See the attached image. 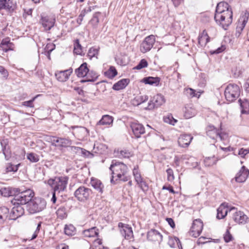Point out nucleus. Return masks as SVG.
<instances>
[{
	"instance_id": "obj_1",
	"label": "nucleus",
	"mask_w": 249,
	"mask_h": 249,
	"mask_svg": "<svg viewBox=\"0 0 249 249\" xmlns=\"http://www.w3.org/2000/svg\"><path fill=\"white\" fill-rule=\"evenodd\" d=\"M109 170L111 172L110 182L112 184H116L118 180L126 182L131 179L130 176L127 175L128 170L127 166L122 162L112 160Z\"/></svg>"
},
{
	"instance_id": "obj_2",
	"label": "nucleus",
	"mask_w": 249,
	"mask_h": 249,
	"mask_svg": "<svg viewBox=\"0 0 249 249\" xmlns=\"http://www.w3.org/2000/svg\"><path fill=\"white\" fill-rule=\"evenodd\" d=\"M232 18L233 13L231 10L215 14L214 19L218 24L221 26L224 30H227L232 22Z\"/></svg>"
},
{
	"instance_id": "obj_3",
	"label": "nucleus",
	"mask_w": 249,
	"mask_h": 249,
	"mask_svg": "<svg viewBox=\"0 0 249 249\" xmlns=\"http://www.w3.org/2000/svg\"><path fill=\"white\" fill-rule=\"evenodd\" d=\"M69 178L67 176L55 177L48 180V184L51 186L53 191L57 192V196L66 189Z\"/></svg>"
},
{
	"instance_id": "obj_4",
	"label": "nucleus",
	"mask_w": 249,
	"mask_h": 249,
	"mask_svg": "<svg viewBox=\"0 0 249 249\" xmlns=\"http://www.w3.org/2000/svg\"><path fill=\"white\" fill-rule=\"evenodd\" d=\"M46 200L44 198L40 197L33 198L26 205L27 211L31 214L41 212L46 208Z\"/></svg>"
},
{
	"instance_id": "obj_5",
	"label": "nucleus",
	"mask_w": 249,
	"mask_h": 249,
	"mask_svg": "<svg viewBox=\"0 0 249 249\" xmlns=\"http://www.w3.org/2000/svg\"><path fill=\"white\" fill-rule=\"evenodd\" d=\"M239 87L235 84H229L226 88L224 94L226 100L230 102L234 101L240 95Z\"/></svg>"
},
{
	"instance_id": "obj_6",
	"label": "nucleus",
	"mask_w": 249,
	"mask_h": 249,
	"mask_svg": "<svg viewBox=\"0 0 249 249\" xmlns=\"http://www.w3.org/2000/svg\"><path fill=\"white\" fill-rule=\"evenodd\" d=\"M92 193L90 189L81 185L76 189L74 193V196L79 202H85L89 199Z\"/></svg>"
},
{
	"instance_id": "obj_7",
	"label": "nucleus",
	"mask_w": 249,
	"mask_h": 249,
	"mask_svg": "<svg viewBox=\"0 0 249 249\" xmlns=\"http://www.w3.org/2000/svg\"><path fill=\"white\" fill-rule=\"evenodd\" d=\"M14 207L10 213L9 220H15L24 213V209L23 207L25 204L19 203V201H12Z\"/></svg>"
},
{
	"instance_id": "obj_8",
	"label": "nucleus",
	"mask_w": 249,
	"mask_h": 249,
	"mask_svg": "<svg viewBox=\"0 0 249 249\" xmlns=\"http://www.w3.org/2000/svg\"><path fill=\"white\" fill-rule=\"evenodd\" d=\"M35 196L34 192L30 189L26 190L21 189L18 196H17V200L19 201V203L21 204H27Z\"/></svg>"
},
{
	"instance_id": "obj_9",
	"label": "nucleus",
	"mask_w": 249,
	"mask_h": 249,
	"mask_svg": "<svg viewBox=\"0 0 249 249\" xmlns=\"http://www.w3.org/2000/svg\"><path fill=\"white\" fill-rule=\"evenodd\" d=\"M155 42V37L153 35L146 36L140 47V50L142 53H145L149 51L153 47Z\"/></svg>"
},
{
	"instance_id": "obj_10",
	"label": "nucleus",
	"mask_w": 249,
	"mask_h": 249,
	"mask_svg": "<svg viewBox=\"0 0 249 249\" xmlns=\"http://www.w3.org/2000/svg\"><path fill=\"white\" fill-rule=\"evenodd\" d=\"M165 102V100L164 96L160 94H158L153 97L152 100L149 101L148 106L145 109L151 110L154 108H157L163 104Z\"/></svg>"
},
{
	"instance_id": "obj_11",
	"label": "nucleus",
	"mask_w": 249,
	"mask_h": 249,
	"mask_svg": "<svg viewBox=\"0 0 249 249\" xmlns=\"http://www.w3.org/2000/svg\"><path fill=\"white\" fill-rule=\"evenodd\" d=\"M203 224L200 219H195L191 227L190 234L194 237H197L202 232Z\"/></svg>"
},
{
	"instance_id": "obj_12",
	"label": "nucleus",
	"mask_w": 249,
	"mask_h": 249,
	"mask_svg": "<svg viewBox=\"0 0 249 249\" xmlns=\"http://www.w3.org/2000/svg\"><path fill=\"white\" fill-rule=\"evenodd\" d=\"M249 175V169L245 166H242L236 174L235 177L231 180V182L235 180L236 182L243 183L246 181Z\"/></svg>"
},
{
	"instance_id": "obj_13",
	"label": "nucleus",
	"mask_w": 249,
	"mask_h": 249,
	"mask_svg": "<svg viewBox=\"0 0 249 249\" xmlns=\"http://www.w3.org/2000/svg\"><path fill=\"white\" fill-rule=\"evenodd\" d=\"M118 226L120 228L121 234L124 236L125 239L130 240L133 238L134 235L132 229L128 224L119 222Z\"/></svg>"
},
{
	"instance_id": "obj_14",
	"label": "nucleus",
	"mask_w": 249,
	"mask_h": 249,
	"mask_svg": "<svg viewBox=\"0 0 249 249\" xmlns=\"http://www.w3.org/2000/svg\"><path fill=\"white\" fill-rule=\"evenodd\" d=\"M249 13L247 10L241 15L239 19V24L237 25L236 29L235 35L239 36L241 32L245 28L249 19Z\"/></svg>"
},
{
	"instance_id": "obj_15",
	"label": "nucleus",
	"mask_w": 249,
	"mask_h": 249,
	"mask_svg": "<svg viewBox=\"0 0 249 249\" xmlns=\"http://www.w3.org/2000/svg\"><path fill=\"white\" fill-rule=\"evenodd\" d=\"M17 8V4L13 0H0V11L5 10L9 13H13Z\"/></svg>"
},
{
	"instance_id": "obj_16",
	"label": "nucleus",
	"mask_w": 249,
	"mask_h": 249,
	"mask_svg": "<svg viewBox=\"0 0 249 249\" xmlns=\"http://www.w3.org/2000/svg\"><path fill=\"white\" fill-rule=\"evenodd\" d=\"M232 219L236 223L245 224L248 222L249 217L244 212L240 211H236L232 214Z\"/></svg>"
},
{
	"instance_id": "obj_17",
	"label": "nucleus",
	"mask_w": 249,
	"mask_h": 249,
	"mask_svg": "<svg viewBox=\"0 0 249 249\" xmlns=\"http://www.w3.org/2000/svg\"><path fill=\"white\" fill-rule=\"evenodd\" d=\"M130 127L136 138L141 137V135L145 133V128L143 125L138 123H131Z\"/></svg>"
},
{
	"instance_id": "obj_18",
	"label": "nucleus",
	"mask_w": 249,
	"mask_h": 249,
	"mask_svg": "<svg viewBox=\"0 0 249 249\" xmlns=\"http://www.w3.org/2000/svg\"><path fill=\"white\" fill-rule=\"evenodd\" d=\"M162 235L157 230L151 229L147 232V239L151 241H161L162 240Z\"/></svg>"
},
{
	"instance_id": "obj_19",
	"label": "nucleus",
	"mask_w": 249,
	"mask_h": 249,
	"mask_svg": "<svg viewBox=\"0 0 249 249\" xmlns=\"http://www.w3.org/2000/svg\"><path fill=\"white\" fill-rule=\"evenodd\" d=\"M193 138L190 134L181 135L178 139V144L181 147H187L190 144Z\"/></svg>"
},
{
	"instance_id": "obj_20",
	"label": "nucleus",
	"mask_w": 249,
	"mask_h": 249,
	"mask_svg": "<svg viewBox=\"0 0 249 249\" xmlns=\"http://www.w3.org/2000/svg\"><path fill=\"white\" fill-rule=\"evenodd\" d=\"M0 48L5 52L13 51L15 48L14 44L10 41L9 37H6L2 40L0 43Z\"/></svg>"
},
{
	"instance_id": "obj_21",
	"label": "nucleus",
	"mask_w": 249,
	"mask_h": 249,
	"mask_svg": "<svg viewBox=\"0 0 249 249\" xmlns=\"http://www.w3.org/2000/svg\"><path fill=\"white\" fill-rule=\"evenodd\" d=\"M73 70L71 68L68 70L60 71L57 73H55V76L56 79L60 82H65L69 78L70 75L72 72Z\"/></svg>"
},
{
	"instance_id": "obj_22",
	"label": "nucleus",
	"mask_w": 249,
	"mask_h": 249,
	"mask_svg": "<svg viewBox=\"0 0 249 249\" xmlns=\"http://www.w3.org/2000/svg\"><path fill=\"white\" fill-rule=\"evenodd\" d=\"M229 208L227 204L225 203H222L217 209L216 218L218 219L224 218L227 215Z\"/></svg>"
},
{
	"instance_id": "obj_23",
	"label": "nucleus",
	"mask_w": 249,
	"mask_h": 249,
	"mask_svg": "<svg viewBox=\"0 0 249 249\" xmlns=\"http://www.w3.org/2000/svg\"><path fill=\"white\" fill-rule=\"evenodd\" d=\"M99 76V75L95 71L89 69V71L87 72L85 78L81 80L80 82L82 83L89 82H94L98 79Z\"/></svg>"
},
{
	"instance_id": "obj_24",
	"label": "nucleus",
	"mask_w": 249,
	"mask_h": 249,
	"mask_svg": "<svg viewBox=\"0 0 249 249\" xmlns=\"http://www.w3.org/2000/svg\"><path fill=\"white\" fill-rule=\"evenodd\" d=\"M88 71L89 68L86 62L83 63L79 67L75 70V73L78 77H85Z\"/></svg>"
},
{
	"instance_id": "obj_25",
	"label": "nucleus",
	"mask_w": 249,
	"mask_h": 249,
	"mask_svg": "<svg viewBox=\"0 0 249 249\" xmlns=\"http://www.w3.org/2000/svg\"><path fill=\"white\" fill-rule=\"evenodd\" d=\"M41 22L42 26L46 30H50L53 27L55 19L54 18H50L48 17H42Z\"/></svg>"
},
{
	"instance_id": "obj_26",
	"label": "nucleus",
	"mask_w": 249,
	"mask_h": 249,
	"mask_svg": "<svg viewBox=\"0 0 249 249\" xmlns=\"http://www.w3.org/2000/svg\"><path fill=\"white\" fill-rule=\"evenodd\" d=\"M129 78H124L115 83L112 87V89L115 90H120L125 89L130 83Z\"/></svg>"
},
{
	"instance_id": "obj_27",
	"label": "nucleus",
	"mask_w": 249,
	"mask_h": 249,
	"mask_svg": "<svg viewBox=\"0 0 249 249\" xmlns=\"http://www.w3.org/2000/svg\"><path fill=\"white\" fill-rule=\"evenodd\" d=\"M1 146L2 147V153L5 156V158L10 156L11 150L9 145V141L7 139H3L0 141Z\"/></svg>"
},
{
	"instance_id": "obj_28",
	"label": "nucleus",
	"mask_w": 249,
	"mask_h": 249,
	"mask_svg": "<svg viewBox=\"0 0 249 249\" xmlns=\"http://www.w3.org/2000/svg\"><path fill=\"white\" fill-rule=\"evenodd\" d=\"M210 37L207 31L204 30L201 33L198 37V43L201 47H205L207 43L210 41Z\"/></svg>"
},
{
	"instance_id": "obj_29",
	"label": "nucleus",
	"mask_w": 249,
	"mask_h": 249,
	"mask_svg": "<svg viewBox=\"0 0 249 249\" xmlns=\"http://www.w3.org/2000/svg\"><path fill=\"white\" fill-rule=\"evenodd\" d=\"M160 81V78L159 77L148 76L144 77L142 82L145 84L154 86H158Z\"/></svg>"
},
{
	"instance_id": "obj_30",
	"label": "nucleus",
	"mask_w": 249,
	"mask_h": 249,
	"mask_svg": "<svg viewBox=\"0 0 249 249\" xmlns=\"http://www.w3.org/2000/svg\"><path fill=\"white\" fill-rule=\"evenodd\" d=\"M219 129L213 125H209L206 128V133L210 138L215 140L217 138Z\"/></svg>"
},
{
	"instance_id": "obj_31",
	"label": "nucleus",
	"mask_w": 249,
	"mask_h": 249,
	"mask_svg": "<svg viewBox=\"0 0 249 249\" xmlns=\"http://www.w3.org/2000/svg\"><path fill=\"white\" fill-rule=\"evenodd\" d=\"M231 10H232V8L228 2L224 1H221L218 3L216 5L215 14Z\"/></svg>"
},
{
	"instance_id": "obj_32",
	"label": "nucleus",
	"mask_w": 249,
	"mask_h": 249,
	"mask_svg": "<svg viewBox=\"0 0 249 249\" xmlns=\"http://www.w3.org/2000/svg\"><path fill=\"white\" fill-rule=\"evenodd\" d=\"M115 152L119 158H129L133 156V152L126 148L115 150Z\"/></svg>"
},
{
	"instance_id": "obj_33",
	"label": "nucleus",
	"mask_w": 249,
	"mask_h": 249,
	"mask_svg": "<svg viewBox=\"0 0 249 249\" xmlns=\"http://www.w3.org/2000/svg\"><path fill=\"white\" fill-rule=\"evenodd\" d=\"M83 234L85 237H93L99 236V230L96 227H93L83 231Z\"/></svg>"
},
{
	"instance_id": "obj_34",
	"label": "nucleus",
	"mask_w": 249,
	"mask_h": 249,
	"mask_svg": "<svg viewBox=\"0 0 249 249\" xmlns=\"http://www.w3.org/2000/svg\"><path fill=\"white\" fill-rule=\"evenodd\" d=\"M9 210L6 207H0V223L3 224L6 220L9 219Z\"/></svg>"
},
{
	"instance_id": "obj_35",
	"label": "nucleus",
	"mask_w": 249,
	"mask_h": 249,
	"mask_svg": "<svg viewBox=\"0 0 249 249\" xmlns=\"http://www.w3.org/2000/svg\"><path fill=\"white\" fill-rule=\"evenodd\" d=\"M238 103L240 105L241 108V112L242 114H249V102L246 99H244V100L239 99Z\"/></svg>"
},
{
	"instance_id": "obj_36",
	"label": "nucleus",
	"mask_w": 249,
	"mask_h": 249,
	"mask_svg": "<svg viewBox=\"0 0 249 249\" xmlns=\"http://www.w3.org/2000/svg\"><path fill=\"white\" fill-rule=\"evenodd\" d=\"M90 184L91 186L100 193H102L103 192L104 185L101 181L96 178H91Z\"/></svg>"
},
{
	"instance_id": "obj_37",
	"label": "nucleus",
	"mask_w": 249,
	"mask_h": 249,
	"mask_svg": "<svg viewBox=\"0 0 249 249\" xmlns=\"http://www.w3.org/2000/svg\"><path fill=\"white\" fill-rule=\"evenodd\" d=\"M168 244L171 248H175L176 244L179 249H182L181 242L177 237L169 236Z\"/></svg>"
},
{
	"instance_id": "obj_38",
	"label": "nucleus",
	"mask_w": 249,
	"mask_h": 249,
	"mask_svg": "<svg viewBox=\"0 0 249 249\" xmlns=\"http://www.w3.org/2000/svg\"><path fill=\"white\" fill-rule=\"evenodd\" d=\"M118 74L117 71L114 66H111L108 70L104 72L105 76L109 79H112Z\"/></svg>"
},
{
	"instance_id": "obj_39",
	"label": "nucleus",
	"mask_w": 249,
	"mask_h": 249,
	"mask_svg": "<svg viewBox=\"0 0 249 249\" xmlns=\"http://www.w3.org/2000/svg\"><path fill=\"white\" fill-rule=\"evenodd\" d=\"M75 227L72 224L66 225L64 228V233L68 236H73L76 234Z\"/></svg>"
},
{
	"instance_id": "obj_40",
	"label": "nucleus",
	"mask_w": 249,
	"mask_h": 249,
	"mask_svg": "<svg viewBox=\"0 0 249 249\" xmlns=\"http://www.w3.org/2000/svg\"><path fill=\"white\" fill-rule=\"evenodd\" d=\"M113 117L108 115H105L103 116L102 119L98 122L97 124L108 125L113 122Z\"/></svg>"
},
{
	"instance_id": "obj_41",
	"label": "nucleus",
	"mask_w": 249,
	"mask_h": 249,
	"mask_svg": "<svg viewBox=\"0 0 249 249\" xmlns=\"http://www.w3.org/2000/svg\"><path fill=\"white\" fill-rule=\"evenodd\" d=\"M73 52L77 54L82 56L85 54L84 53H82V46L80 44L78 39H76L74 41Z\"/></svg>"
},
{
	"instance_id": "obj_42",
	"label": "nucleus",
	"mask_w": 249,
	"mask_h": 249,
	"mask_svg": "<svg viewBox=\"0 0 249 249\" xmlns=\"http://www.w3.org/2000/svg\"><path fill=\"white\" fill-rule=\"evenodd\" d=\"M101 15V13L100 12H95L90 20L89 21V23L91 24L93 28H96L97 27V25L99 22V16Z\"/></svg>"
},
{
	"instance_id": "obj_43",
	"label": "nucleus",
	"mask_w": 249,
	"mask_h": 249,
	"mask_svg": "<svg viewBox=\"0 0 249 249\" xmlns=\"http://www.w3.org/2000/svg\"><path fill=\"white\" fill-rule=\"evenodd\" d=\"M71 150L76 151L77 152L81 153V154L85 157H89V156H91V157L93 156V154H91L90 152L82 148L76 146H71Z\"/></svg>"
},
{
	"instance_id": "obj_44",
	"label": "nucleus",
	"mask_w": 249,
	"mask_h": 249,
	"mask_svg": "<svg viewBox=\"0 0 249 249\" xmlns=\"http://www.w3.org/2000/svg\"><path fill=\"white\" fill-rule=\"evenodd\" d=\"M20 166V163L17 165H14L12 163H8L6 165L5 171L6 173L8 172H17L18 169L19 167Z\"/></svg>"
},
{
	"instance_id": "obj_45",
	"label": "nucleus",
	"mask_w": 249,
	"mask_h": 249,
	"mask_svg": "<svg viewBox=\"0 0 249 249\" xmlns=\"http://www.w3.org/2000/svg\"><path fill=\"white\" fill-rule=\"evenodd\" d=\"M21 190V189L18 188L9 187V191H10V196H14L13 199L11 200V202L12 201H18L16 196L19 195Z\"/></svg>"
},
{
	"instance_id": "obj_46",
	"label": "nucleus",
	"mask_w": 249,
	"mask_h": 249,
	"mask_svg": "<svg viewBox=\"0 0 249 249\" xmlns=\"http://www.w3.org/2000/svg\"><path fill=\"white\" fill-rule=\"evenodd\" d=\"M57 216L61 219H64L67 216L66 209L64 206H61L56 212Z\"/></svg>"
},
{
	"instance_id": "obj_47",
	"label": "nucleus",
	"mask_w": 249,
	"mask_h": 249,
	"mask_svg": "<svg viewBox=\"0 0 249 249\" xmlns=\"http://www.w3.org/2000/svg\"><path fill=\"white\" fill-rule=\"evenodd\" d=\"M217 160L214 156L212 157H206L204 160V163L206 166H211L216 163Z\"/></svg>"
},
{
	"instance_id": "obj_48",
	"label": "nucleus",
	"mask_w": 249,
	"mask_h": 249,
	"mask_svg": "<svg viewBox=\"0 0 249 249\" xmlns=\"http://www.w3.org/2000/svg\"><path fill=\"white\" fill-rule=\"evenodd\" d=\"M133 174L135 180L137 183L143 179L140 172L138 171V165L134 167L133 170Z\"/></svg>"
},
{
	"instance_id": "obj_49",
	"label": "nucleus",
	"mask_w": 249,
	"mask_h": 249,
	"mask_svg": "<svg viewBox=\"0 0 249 249\" xmlns=\"http://www.w3.org/2000/svg\"><path fill=\"white\" fill-rule=\"evenodd\" d=\"M230 229L231 227H228L225 233L223 235V239L226 243H229L234 239L230 231Z\"/></svg>"
},
{
	"instance_id": "obj_50",
	"label": "nucleus",
	"mask_w": 249,
	"mask_h": 249,
	"mask_svg": "<svg viewBox=\"0 0 249 249\" xmlns=\"http://www.w3.org/2000/svg\"><path fill=\"white\" fill-rule=\"evenodd\" d=\"M27 159L32 162H37L39 160V157L36 153L31 152L27 154Z\"/></svg>"
},
{
	"instance_id": "obj_51",
	"label": "nucleus",
	"mask_w": 249,
	"mask_h": 249,
	"mask_svg": "<svg viewBox=\"0 0 249 249\" xmlns=\"http://www.w3.org/2000/svg\"><path fill=\"white\" fill-rule=\"evenodd\" d=\"M99 48H95L93 47H91L88 53L87 56L90 59H91L92 58L95 57L99 53Z\"/></svg>"
},
{
	"instance_id": "obj_52",
	"label": "nucleus",
	"mask_w": 249,
	"mask_h": 249,
	"mask_svg": "<svg viewBox=\"0 0 249 249\" xmlns=\"http://www.w3.org/2000/svg\"><path fill=\"white\" fill-rule=\"evenodd\" d=\"M137 184L144 193H146L149 190V185L143 179Z\"/></svg>"
},
{
	"instance_id": "obj_53",
	"label": "nucleus",
	"mask_w": 249,
	"mask_h": 249,
	"mask_svg": "<svg viewBox=\"0 0 249 249\" xmlns=\"http://www.w3.org/2000/svg\"><path fill=\"white\" fill-rule=\"evenodd\" d=\"M195 110L192 108L185 107L184 116L186 119H190L195 115Z\"/></svg>"
},
{
	"instance_id": "obj_54",
	"label": "nucleus",
	"mask_w": 249,
	"mask_h": 249,
	"mask_svg": "<svg viewBox=\"0 0 249 249\" xmlns=\"http://www.w3.org/2000/svg\"><path fill=\"white\" fill-rule=\"evenodd\" d=\"M107 149V147L105 144H100L97 145L96 147L94 145L93 147V150H94V152L96 153H98L100 154H103V152L105 151Z\"/></svg>"
},
{
	"instance_id": "obj_55",
	"label": "nucleus",
	"mask_w": 249,
	"mask_h": 249,
	"mask_svg": "<svg viewBox=\"0 0 249 249\" xmlns=\"http://www.w3.org/2000/svg\"><path fill=\"white\" fill-rule=\"evenodd\" d=\"M72 142L69 138H61V141L59 145L60 147H67L71 144Z\"/></svg>"
},
{
	"instance_id": "obj_56",
	"label": "nucleus",
	"mask_w": 249,
	"mask_h": 249,
	"mask_svg": "<svg viewBox=\"0 0 249 249\" xmlns=\"http://www.w3.org/2000/svg\"><path fill=\"white\" fill-rule=\"evenodd\" d=\"M148 66V63L145 59H142L138 65L134 67V69L141 70L142 68H146Z\"/></svg>"
},
{
	"instance_id": "obj_57",
	"label": "nucleus",
	"mask_w": 249,
	"mask_h": 249,
	"mask_svg": "<svg viewBox=\"0 0 249 249\" xmlns=\"http://www.w3.org/2000/svg\"><path fill=\"white\" fill-rule=\"evenodd\" d=\"M164 122L169 124L174 125L177 122V120L173 118L172 115H167L163 118Z\"/></svg>"
},
{
	"instance_id": "obj_58",
	"label": "nucleus",
	"mask_w": 249,
	"mask_h": 249,
	"mask_svg": "<svg viewBox=\"0 0 249 249\" xmlns=\"http://www.w3.org/2000/svg\"><path fill=\"white\" fill-rule=\"evenodd\" d=\"M76 133H81V138H84L89 135V130L85 127H80L76 131Z\"/></svg>"
},
{
	"instance_id": "obj_59",
	"label": "nucleus",
	"mask_w": 249,
	"mask_h": 249,
	"mask_svg": "<svg viewBox=\"0 0 249 249\" xmlns=\"http://www.w3.org/2000/svg\"><path fill=\"white\" fill-rule=\"evenodd\" d=\"M42 223H43L42 221H40L37 223V227L30 239L31 240H34L37 237L38 234L39 233L41 228V225Z\"/></svg>"
},
{
	"instance_id": "obj_60",
	"label": "nucleus",
	"mask_w": 249,
	"mask_h": 249,
	"mask_svg": "<svg viewBox=\"0 0 249 249\" xmlns=\"http://www.w3.org/2000/svg\"><path fill=\"white\" fill-rule=\"evenodd\" d=\"M0 73L2 75L3 79L6 80L9 76V72L3 66H0Z\"/></svg>"
},
{
	"instance_id": "obj_61",
	"label": "nucleus",
	"mask_w": 249,
	"mask_h": 249,
	"mask_svg": "<svg viewBox=\"0 0 249 249\" xmlns=\"http://www.w3.org/2000/svg\"><path fill=\"white\" fill-rule=\"evenodd\" d=\"M36 98V96L33 97L32 99L29 101L22 102V105L26 107H34L33 103Z\"/></svg>"
},
{
	"instance_id": "obj_62",
	"label": "nucleus",
	"mask_w": 249,
	"mask_h": 249,
	"mask_svg": "<svg viewBox=\"0 0 249 249\" xmlns=\"http://www.w3.org/2000/svg\"><path fill=\"white\" fill-rule=\"evenodd\" d=\"M166 173L167 174V180L169 181H172L175 178L173 170L171 168H168L166 170Z\"/></svg>"
},
{
	"instance_id": "obj_63",
	"label": "nucleus",
	"mask_w": 249,
	"mask_h": 249,
	"mask_svg": "<svg viewBox=\"0 0 249 249\" xmlns=\"http://www.w3.org/2000/svg\"><path fill=\"white\" fill-rule=\"evenodd\" d=\"M210 238L205 237L204 236L200 237L197 240L196 244L198 245H203L207 243L210 242L209 241Z\"/></svg>"
},
{
	"instance_id": "obj_64",
	"label": "nucleus",
	"mask_w": 249,
	"mask_h": 249,
	"mask_svg": "<svg viewBox=\"0 0 249 249\" xmlns=\"http://www.w3.org/2000/svg\"><path fill=\"white\" fill-rule=\"evenodd\" d=\"M249 153V148L245 149L243 148L238 150V154L242 158H245L246 155Z\"/></svg>"
}]
</instances>
